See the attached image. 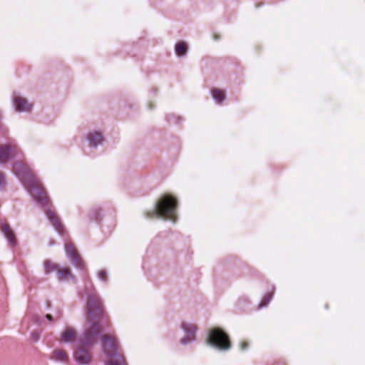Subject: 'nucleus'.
<instances>
[{"instance_id": "f257e3e1", "label": "nucleus", "mask_w": 365, "mask_h": 365, "mask_svg": "<svg viewBox=\"0 0 365 365\" xmlns=\"http://www.w3.org/2000/svg\"><path fill=\"white\" fill-rule=\"evenodd\" d=\"M86 314L89 319V327L86 328L77 337V345L92 349L97 343V337L100 336L103 344V352L110 359L108 365H127L123 356L119 353L116 339L111 335L102 334L106 315L99 296L95 294L88 295Z\"/></svg>"}, {"instance_id": "f03ea898", "label": "nucleus", "mask_w": 365, "mask_h": 365, "mask_svg": "<svg viewBox=\"0 0 365 365\" xmlns=\"http://www.w3.org/2000/svg\"><path fill=\"white\" fill-rule=\"evenodd\" d=\"M24 188L33 197L39 206L44 208V212L47 216L50 225L55 229L58 234L64 237L66 231L57 213L49 207L51 200L47 195L42 183L37 178L35 173L24 163Z\"/></svg>"}, {"instance_id": "7ed1b4c3", "label": "nucleus", "mask_w": 365, "mask_h": 365, "mask_svg": "<svg viewBox=\"0 0 365 365\" xmlns=\"http://www.w3.org/2000/svg\"><path fill=\"white\" fill-rule=\"evenodd\" d=\"M178 207V200L171 195H163L158 202L155 203L153 210L146 214V217H154L163 218L165 220H170L175 222L177 216L175 212Z\"/></svg>"}, {"instance_id": "20e7f679", "label": "nucleus", "mask_w": 365, "mask_h": 365, "mask_svg": "<svg viewBox=\"0 0 365 365\" xmlns=\"http://www.w3.org/2000/svg\"><path fill=\"white\" fill-rule=\"evenodd\" d=\"M206 343L220 351H227L232 346L227 334L219 327L208 330Z\"/></svg>"}, {"instance_id": "39448f33", "label": "nucleus", "mask_w": 365, "mask_h": 365, "mask_svg": "<svg viewBox=\"0 0 365 365\" xmlns=\"http://www.w3.org/2000/svg\"><path fill=\"white\" fill-rule=\"evenodd\" d=\"M91 349L77 345L73 351V359L78 365H89L92 361Z\"/></svg>"}, {"instance_id": "423d86ee", "label": "nucleus", "mask_w": 365, "mask_h": 365, "mask_svg": "<svg viewBox=\"0 0 365 365\" xmlns=\"http://www.w3.org/2000/svg\"><path fill=\"white\" fill-rule=\"evenodd\" d=\"M65 251L71 264L77 269L83 272L85 270L84 262L73 245H68Z\"/></svg>"}, {"instance_id": "0eeeda50", "label": "nucleus", "mask_w": 365, "mask_h": 365, "mask_svg": "<svg viewBox=\"0 0 365 365\" xmlns=\"http://www.w3.org/2000/svg\"><path fill=\"white\" fill-rule=\"evenodd\" d=\"M181 329L184 332V337L180 339V344L187 345L195 341V327L193 324L190 323H182Z\"/></svg>"}, {"instance_id": "6e6552de", "label": "nucleus", "mask_w": 365, "mask_h": 365, "mask_svg": "<svg viewBox=\"0 0 365 365\" xmlns=\"http://www.w3.org/2000/svg\"><path fill=\"white\" fill-rule=\"evenodd\" d=\"M0 230L7 240L11 247H14L17 245L16 238L14 232L11 229L9 225L6 222H0Z\"/></svg>"}, {"instance_id": "1a4fd4ad", "label": "nucleus", "mask_w": 365, "mask_h": 365, "mask_svg": "<svg viewBox=\"0 0 365 365\" xmlns=\"http://www.w3.org/2000/svg\"><path fill=\"white\" fill-rule=\"evenodd\" d=\"M15 154V148L10 145H0V163L11 160Z\"/></svg>"}, {"instance_id": "9d476101", "label": "nucleus", "mask_w": 365, "mask_h": 365, "mask_svg": "<svg viewBox=\"0 0 365 365\" xmlns=\"http://www.w3.org/2000/svg\"><path fill=\"white\" fill-rule=\"evenodd\" d=\"M51 360L58 363L68 364L69 361L68 355L61 349L54 350L49 358Z\"/></svg>"}, {"instance_id": "9b49d317", "label": "nucleus", "mask_w": 365, "mask_h": 365, "mask_svg": "<svg viewBox=\"0 0 365 365\" xmlns=\"http://www.w3.org/2000/svg\"><path fill=\"white\" fill-rule=\"evenodd\" d=\"M87 140L91 147L96 148L101 145L103 138L100 132L95 130L88 134Z\"/></svg>"}, {"instance_id": "f8f14e48", "label": "nucleus", "mask_w": 365, "mask_h": 365, "mask_svg": "<svg viewBox=\"0 0 365 365\" xmlns=\"http://www.w3.org/2000/svg\"><path fill=\"white\" fill-rule=\"evenodd\" d=\"M61 339L65 343H71L76 340V334L74 329H67L61 334Z\"/></svg>"}, {"instance_id": "ddd939ff", "label": "nucleus", "mask_w": 365, "mask_h": 365, "mask_svg": "<svg viewBox=\"0 0 365 365\" xmlns=\"http://www.w3.org/2000/svg\"><path fill=\"white\" fill-rule=\"evenodd\" d=\"M274 288L272 287V291L269 292H267L264 295L262 301L260 302V303L258 305V309H262V308H264L267 306V304L270 302V301L272 299V298L274 297Z\"/></svg>"}, {"instance_id": "4468645a", "label": "nucleus", "mask_w": 365, "mask_h": 365, "mask_svg": "<svg viewBox=\"0 0 365 365\" xmlns=\"http://www.w3.org/2000/svg\"><path fill=\"white\" fill-rule=\"evenodd\" d=\"M187 46L184 41H178L175 46V52L178 56H185Z\"/></svg>"}, {"instance_id": "2eb2a0df", "label": "nucleus", "mask_w": 365, "mask_h": 365, "mask_svg": "<svg viewBox=\"0 0 365 365\" xmlns=\"http://www.w3.org/2000/svg\"><path fill=\"white\" fill-rule=\"evenodd\" d=\"M212 97L217 103H221L225 99V94L222 90L215 88L212 91Z\"/></svg>"}, {"instance_id": "dca6fc26", "label": "nucleus", "mask_w": 365, "mask_h": 365, "mask_svg": "<svg viewBox=\"0 0 365 365\" xmlns=\"http://www.w3.org/2000/svg\"><path fill=\"white\" fill-rule=\"evenodd\" d=\"M59 269V266L51 260L48 259L44 262V270L46 273H51L53 272H57Z\"/></svg>"}, {"instance_id": "f3484780", "label": "nucleus", "mask_w": 365, "mask_h": 365, "mask_svg": "<svg viewBox=\"0 0 365 365\" xmlns=\"http://www.w3.org/2000/svg\"><path fill=\"white\" fill-rule=\"evenodd\" d=\"M58 274L60 276L59 280H64L68 277H69L72 280L76 279L75 277L71 274V272L68 268H62L58 271Z\"/></svg>"}, {"instance_id": "a211bd4d", "label": "nucleus", "mask_w": 365, "mask_h": 365, "mask_svg": "<svg viewBox=\"0 0 365 365\" xmlns=\"http://www.w3.org/2000/svg\"><path fill=\"white\" fill-rule=\"evenodd\" d=\"M102 210L101 208H95L91 212V219L96 222H100L102 219Z\"/></svg>"}, {"instance_id": "6ab92c4d", "label": "nucleus", "mask_w": 365, "mask_h": 365, "mask_svg": "<svg viewBox=\"0 0 365 365\" xmlns=\"http://www.w3.org/2000/svg\"><path fill=\"white\" fill-rule=\"evenodd\" d=\"M14 106L15 107L16 110L18 112L23 111V98L22 97H15L14 98Z\"/></svg>"}, {"instance_id": "aec40b11", "label": "nucleus", "mask_w": 365, "mask_h": 365, "mask_svg": "<svg viewBox=\"0 0 365 365\" xmlns=\"http://www.w3.org/2000/svg\"><path fill=\"white\" fill-rule=\"evenodd\" d=\"M41 331L40 330H34L30 334L31 340L33 342H38L41 338Z\"/></svg>"}, {"instance_id": "412c9836", "label": "nucleus", "mask_w": 365, "mask_h": 365, "mask_svg": "<svg viewBox=\"0 0 365 365\" xmlns=\"http://www.w3.org/2000/svg\"><path fill=\"white\" fill-rule=\"evenodd\" d=\"M98 277L99 279L101 280L102 282H107L108 277H107V272L106 270H103V269L101 270L98 274Z\"/></svg>"}, {"instance_id": "4be33fe9", "label": "nucleus", "mask_w": 365, "mask_h": 365, "mask_svg": "<svg viewBox=\"0 0 365 365\" xmlns=\"http://www.w3.org/2000/svg\"><path fill=\"white\" fill-rule=\"evenodd\" d=\"M172 119L175 120V123H179L181 120H182V118L180 117H175L174 115L171 114V115H168L167 116V120L168 121H171Z\"/></svg>"}, {"instance_id": "5701e85b", "label": "nucleus", "mask_w": 365, "mask_h": 365, "mask_svg": "<svg viewBox=\"0 0 365 365\" xmlns=\"http://www.w3.org/2000/svg\"><path fill=\"white\" fill-rule=\"evenodd\" d=\"M32 108V104L29 103L26 98H24V112H31Z\"/></svg>"}, {"instance_id": "b1692460", "label": "nucleus", "mask_w": 365, "mask_h": 365, "mask_svg": "<svg viewBox=\"0 0 365 365\" xmlns=\"http://www.w3.org/2000/svg\"><path fill=\"white\" fill-rule=\"evenodd\" d=\"M249 348V344L247 341H241L240 343V349L241 351H245Z\"/></svg>"}, {"instance_id": "393cba45", "label": "nucleus", "mask_w": 365, "mask_h": 365, "mask_svg": "<svg viewBox=\"0 0 365 365\" xmlns=\"http://www.w3.org/2000/svg\"><path fill=\"white\" fill-rule=\"evenodd\" d=\"M32 320L37 324H41V320L39 316L35 315L33 317Z\"/></svg>"}, {"instance_id": "a878e982", "label": "nucleus", "mask_w": 365, "mask_h": 365, "mask_svg": "<svg viewBox=\"0 0 365 365\" xmlns=\"http://www.w3.org/2000/svg\"><path fill=\"white\" fill-rule=\"evenodd\" d=\"M4 185H5V182H4V175L1 173H0V187H2L3 186H4Z\"/></svg>"}, {"instance_id": "bb28decb", "label": "nucleus", "mask_w": 365, "mask_h": 365, "mask_svg": "<svg viewBox=\"0 0 365 365\" xmlns=\"http://www.w3.org/2000/svg\"><path fill=\"white\" fill-rule=\"evenodd\" d=\"M46 319H47L48 322H53V318L52 315H51V314H47L46 315Z\"/></svg>"}, {"instance_id": "cd10ccee", "label": "nucleus", "mask_w": 365, "mask_h": 365, "mask_svg": "<svg viewBox=\"0 0 365 365\" xmlns=\"http://www.w3.org/2000/svg\"><path fill=\"white\" fill-rule=\"evenodd\" d=\"M19 178L20 181L23 180V170L19 168Z\"/></svg>"}, {"instance_id": "c85d7f7f", "label": "nucleus", "mask_w": 365, "mask_h": 365, "mask_svg": "<svg viewBox=\"0 0 365 365\" xmlns=\"http://www.w3.org/2000/svg\"><path fill=\"white\" fill-rule=\"evenodd\" d=\"M56 313H57V314L60 317V316L61 315V314H62V310H61V309H57V310H56Z\"/></svg>"}, {"instance_id": "c756f323", "label": "nucleus", "mask_w": 365, "mask_h": 365, "mask_svg": "<svg viewBox=\"0 0 365 365\" xmlns=\"http://www.w3.org/2000/svg\"><path fill=\"white\" fill-rule=\"evenodd\" d=\"M242 300H245V301H247V299L246 298L242 299L241 300L239 301V304L241 302Z\"/></svg>"}, {"instance_id": "7c9ffc66", "label": "nucleus", "mask_w": 365, "mask_h": 365, "mask_svg": "<svg viewBox=\"0 0 365 365\" xmlns=\"http://www.w3.org/2000/svg\"><path fill=\"white\" fill-rule=\"evenodd\" d=\"M16 165H18L19 167L23 166L21 163L16 164Z\"/></svg>"}]
</instances>
